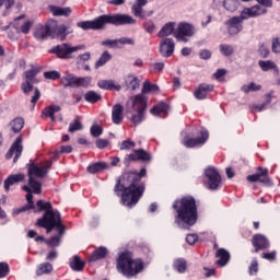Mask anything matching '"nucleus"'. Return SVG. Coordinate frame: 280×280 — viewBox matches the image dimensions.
<instances>
[{
	"mask_svg": "<svg viewBox=\"0 0 280 280\" xmlns=\"http://www.w3.org/2000/svg\"><path fill=\"white\" fill-rule=\"evenodd\" d=\"M145 168H141L139 173L127 172L124 173L116 182L114 194L121 196V205L125 207H135L143 197L145 191V184L141 178L145 176Z\"/></svg>",
	"mask_w": 280,
	"mask_h": 280,
	"instance_id": "f257e3e1",
	"label": "nucleus"
},
{
	"mask_svg": "<svg viewBox=\"0 0 280 280\" xmlns=\"http://www.w3.org/2000/svg\"><path fill=\"white\" fill-rule=\"evenodd\" d=\"M37 207L39 211H45L44 215L37 220V226H42V229H46V233H51L54 229L56 230V235L47 238L45 243L50 248H56L60 246V242H62V235H65V225L62 221H60V212L58 210H54L51 202L49 201H37Z\"/></svg>",
	"mask_w": 280,
	"mask_h": 280,
	"instance_id": "f03ea898",
	"label": "nucleus"
},
{
	"mask_svg": "<svg viewBox=\"0 0 280 280\" xmlns=\"http://www.w3.org/2000/svg\"><path fill=\"white\" fill-rule=\"evenodd\" d=\"M51 160L42 162L39 164L30 162L27 164V172H28V186H23L22 189L23 191H26V200H27V206L22 207L18 210L13 211L14 215H19V213H23V211H27L30 209H35L34 207V196L32 195V189L33 194H42L43 191V185L40 182L36 180L35 178H44V176H47L49 173V170H51ZM35 177V178H34Z\"/></svg>",
	"mask_w": 280,
	"mask_h": 280,
	"instance_id": "7ed1b4c3",
	"label": "nucleus"
},
{
	"mask_svg": "<svg viewBox=\"0 0 280 280\" xmlns=\"http://www.w3.org/2000/svg\"><path fill=\"white\" fill-rule=\"evenodd\" d=\"M173 209L176 211L175 223L179 229L194 226L198 222V206L194 197H183L173 203ZM186 225V226H185Z\"/></svg>",
	"mask_w": 280,
	"mask_h": 280,
	"instance_id": "20e7f679",
	"label": "nucleus"
},
{
	"mask_svg": "<svg viewBox=\"0 0 280 280\" xmlns=\"http://www.w3.org/2000/svg\"><path fill=\"white\" fill-rule=\"evenodd\" d=\"M137 20L128 14H104L92 21H82L77 23L81 30H104L106 25H135Z\"/></svg>",
	"mask_w": 280,
	"mask_h": 280,
	"instance_id": "39448f33",
	"label": "nucleus"
},
{
	"mask_svg": "<svg viewBox=\"0 0 280 280\" xmlns=\"http://www.w3.org/2000/svg\"><path fill=\"white\" fill-rule=\"evenodd\" d=\"M266 12H268V9L261 7V4L243 9L240 16H233L226 22L229 34H231V36L240 34L243 30L242 23H244V21L255 16H261V14H266Z\"/></svg>",
	"mask_w": 280,
	"mask_h": 280,
	"instance_id": "423d86ee",
	"label": "nucleus"
},
{
	"mask_svg": "<svg viewBox=\"0 0 280 280\" xmlns=\"http://www.w3.org/2000/svg\"><path fill=\"white\" fill-rule=\"evenodd\" d=\"M116 268L125 277H135L143 270L142 259H132V253L125 250L118 255L116 260Z\"/></svg>",
	"mask_w": 280,
	"mask_h": 280,
	"instance_id": "0eeeda50",
	"label": "nucleus"
},
{
	"mask_svg": "<svg viewBox=\"0 0 280 280\" xmlns=\"http://www.w3.org/2000/svg\"><path fill=\"white\" fill-rule=\"evenodd\" d=\"M127 106L129 108V113L131 114L130 121L135 124V126L141 124V121H143L145 108L148 106V100H145V96L138 94L130 97L127 102Z\"/></svg>",
	"mask_w": 280,
	"mask_h": 280,
	"instance_id": "6e6552de",
	"label": "nucleus"
},
{
	"mask_svg": "<svg viewBox=\"0 0 280 280\" xmlns=\"http://www.w3.org/2000/svg\"><path fill=\"white\" fill-rule=\"evenodd\" d=\"M84 49H86V46L82 44L73 46L70 43H62L60 45H57L55 48H52L51 51L52 54H56V56H58L59 58L63 60H69L73 58V54L78 51H82Z\"/></svg>",
	"mask_w": 280,
	"mask_h": 280,
	"instance_id": "1a4fd4ad",
	"label": "nucleus"
},
{
	"mask_svg": "<svg viewBox=\"0 0 280 280\" xmlns=\"http://www.w3.org/2000/svg\"><path fill=\"white\" fill-rule=\"evenodd\" d=\"M205 187L210 191H217L222 187V175L213 166H209L205 170Z\"/></svg>",
	"mask_w": 280,
	"mask_h": 280,
	"instance_id": "9d476101",
	"label": "nucleus"
},
{
	"mask_svg": "<svg viewBox=\"0 0 280 280\" xmlns=\"http://www.w3.org/2000/svg\"><path fill=\"white\" fill-rule=\"evenodd\" d=\"M196 34V27L192 24L187 22H180L174 32V38L178 40V43H189V38Z\"/></svg>",
	"mask_w": 280,
	"mask_h": 280,
	"instance_id": "9b49d317",
	"label": "nucleus"
},
{
	"mask_svg": "<svg viewBox=\"0 0 280 280\" xmlns=\"http://www.w3.org/2000/svg\"><path fill=\"white\" fill-rule=\"evenodd\" d=\"M50 36L51 38H60L66 40L69 34H73V28L65 26V24H58L56 20H49Z\"/></svg>",
	"mask_w": 280,
	"mask_h": 280,
	"instance_id": "f8f14e48",
	"label": "nucleus"
},
{
	"mask_svg": "<svg viewBox=\"0 0 280 280\" xmlns=\"http://www.w3.org/2000/svg\"><path fill=\"white\" fill-rule=\"evenodd\" d=\"M209 139V131L207 129L200 130V136L197 138H187L182 141L183 145L185 148H200L201 145H205L207 143V140Z\"/></svg>",
	"mask_w": 280,
	"mask_h": 280,
	"instance_id": "ddd939ff",
	"label": "nucleus"
},
{
	"mask_svg": "<svg viewBox=\"0 0 280 280\" xmlns=\"http://www.w3.org/2000/svg\"><path fill=\"white\" fill-rule=\"evenodd\" d=\"M176 49V43L170 37H164L160 42V54L163 58H170L174 56V50Z\"/></svg>",
	"mask_w": 280,
	"mask_h": 280,
	"instance_id": "4468645a",
	"label": "nucleus"
},
{
	"mask_svg": "<svg viewBox=\"0 0 280 280\" xmlns=\"http://www.w3.org/2000/svg\"><path fill=\"white\" fill-rule=\"evenodd\" d=\"M37 74H38V69L36 68H32L31 70H26L24 72L25 82L22 83V91L24 93H30L34 89L33 84L38 82V80H36Z\"/></svg>",
	"mask_w": 280,
	"mask_h": 280,
	"instance_id": "2eb2a0df",
	"label": "nucleus"
},
{
	"mask_svg": "<svg viewBox=\"0 0 280 280\" xmlns=\"http://www.w3.org/2000/svg\"><path fill=\"white\" fill-rule=\"evenodd\" d=\"M23 138L18 137L12 147L10 148L9 152L5 155V159L10 160L13 158V163H16L19 159H21V154H23Z\"/></svg>",
	"mask_w": 280,
	"mask_h": 280,
	"instance_id": "dca6fc26",
	"label": "nucleus"
},
{
	"mask_svg": "<svg viewBox=\"0 0 280 280\" xmlns=\"http://www.w3.org/2000/svg\"><path fill=\"white\" fill-rule=\"evenodd\" d=\"M249 183H264L270 185V177L268 176V168H258V173L247 176Z\"/></svg>",
	"mask_w": 280,
	"mask_h": 280,
	"instance_id": "f3484780",
	"label": "nucleus"
},
{
	"mask_svg": "<svg viewBox=\"0 0 280 280\" xmlns=\"http://www.w3.org/2000/svg\"><path fill=\"white\" fill-rule=\"evenodd\" d=\"M252 244L255 248V253H259V250H266L267 248H270V242L262 234L254 235Z\"/></svg>",
	"mask_w": 280,
	"mask_h": 280,
	"instance_id": "a211bd4d",
	"label": "nucleus"
},
{
	"mask_svg": "<svg viewBox=\"0 0 280 280\" xmlns=\"http://www.w3.org/2000/svg\"><path fill=\"white\" fill-rule=\"evenodd\" d=\"M34 36L37 40H47L51 36V26H49V21L45 25L39 24L36 26Z\"/></svg>",
	"mask_w": 280,
	"mask_h": 280,
	"instance_id": "6ab92c4d",
	"label": "nucleus"
},
{
	"mask_svg": "<svg viewBox=\"0 0 280 280\" xmlns=\"http://www.w3.org/2000/svg\"><path fill=\"white\" fill-rule=\"evenodd\" d=\"M215 257L218 259L215 264L221 268H224V266H226V264H229V261L231 260V254L224 248H219L215 253Z\"/></svg>",
	"mask_w": 280,
	"mask_h": 280,
	"instance_id": "aec40b11",
	"label": "nucleus"
},
{
	"mask_svg": "<svg viewBox=\"0 0 280 280\" xmlns=\"http://www.w3.org/2000/svg\"><path fill=\"white\" fill-rule=\"evenodd\" d=\"M152 0H136L133 5L131 7V12L133 16H138V19H145V14H143L144 5H148V2Z\"/></svg>",
	"mask_w": 280,
	"mask_h": 280,
	"instance_id": "412c9836",
	"label": "nucleus"
},
{
	"mask_svg": "<svg viewBox=\"0 0 280 280\" xmlns=\"http://www.w3.org/2000/svg\"><path fill=\"white\" fill-rule=\"evenodd\" d=\"M211 91H213V85L202 83L195 90L194 96L196 100H206Z\"/></svg>",
	"mask_w": 280,
	"mask_h": 280,
	"instance_id": "4be33fe9",
	"label": "nucleus"
},
{
	"mask_svg": "<svg viewBox=\"0 0 280 280\" xmlns=\"http://www.w3.org/2000/svg\"><path fill=\"white\" fill-rule=\"evenodd\" d=\"M167 113H170V105L167 103H159L153 108H151V115L154 117H167Z\"/></svg>",
	"mask_w": 280,
	"mask_h": 280,
	"instance_id": "5701e85b",
	"label": "nucleus"
},
{
	"mask_svg": "<svg viewBox=\"0 0 280 280\" xmlns=\"http://www.w3.org/2000/svg\"><path fill=\"white\" fill-rule=\"evenodd\" d=\"M112 120L113 124L117 126L124 121V106L121 104H116L112 108Z\"/></svg>",
	"mask_w": 280,
	"mask_h": 280,
	"instance_id": "b1692460",
	"label": "nucleus"
},
{
	"mask_svg": "<svg viewBox=\"0 0 280 280\" xmlns=\"http://www.w3.org/2000/svg\"><path fill=\"white\" fill-rule=\"evenodd\" d=\"M97 86L104 91H121V85L117 84L114 80H100Z\"/></svg>",
	"mask_w": 280,
	"mask_h": 280,
	"instance_id": "393cba45",
	"label": "nucleus"
},
{
	"mask_svg": "<svg viewBox=\"0 0 280 280\" xmlns=\"http://www.w3.org/2000/svg\"><path fill=\"white\" fill-rule=\"evenodd\" d=\"M23 180H25V174H23V173L10 175L4 180L5 191H10V187H12V185H16V183H23Z\"/></svg>",
	"mask_w": 280,
	"mask_h": 280,
	"instance_id": "a878e982",
	"label": "nucleus"
},
{
	"mask_svg": "<svg viewBox=\"0 0 280 280\" xmlns=\"http://www.w3.org/2000/svg\"><path fill=\"white\" fill-rule=\"evenodd\" d=\"M129 161H150L152 159L150 153L143 149L135 150L131 154L127 155Z\"/></svg>",
	"mask_w": 280,
	"mask_h": 280,
	"instance_id": "bb28decb",
	"label": "nucleus"
},
{
	"mask_svg": "<svg viewBox=\"0 0 280 280\" xmlns=\"http://www.w3.org/2000/svg\"><path fill=\"white\" fill-rule=\"evenodd\" d=\"M176 32V23L175 22H168L163 25L161 31L159 32L158 36L160 38H167V36H174V33Z\"/></svg>",
	"mask_w": 280,
	"mask_h": 280,
	"instance_id": "cd10ccee",
	"label": "nucleus"
},
{
	"mask_svg": "<svg viewBox=\"0 0 280 280\" xmlns=\"http://www.w3.org/2000/svg\"><path fill=\"white\" fill-rule=\"evenodd\" d=\"M69 266L74 272H82L84 270L85 262L80 258V256L75 255L70 259Z\"/></svg>",
	"mask_w": 280,
	"mask_h": 280,
	"instance_id": "c85d7f7f",
	"label": "nucleus"
},
{
	"mask_svg": "<svg viewBox=\"0 0 280 280\" xmlns=\"http://www.w3.org/2000/svg\"><path fill=\"white\" fill-rule=\"evenodd\" d=\"M78 80L79 77H75V74L67 73L61 78V84L63 86H70L71 89H78Z\"/></svg>",
	"mask_w": 280,
	"mask_h": 280,
	"instance_id": "c756f323",
	"label": "nucleus"
},
{
	"mask_svg": "<svg viewBox=\"0 0 280 280\" xmlns=\"http://www.w3.org/2000/svg\"><path fill=\"white\" fill-rule=\"evenodd\" d=\"M89 174H97V172H104V170H110V164L106 162H96L88 166Z\"/></svg>",
	"mask_w": 280,
	"mask_h": 280,
	"instance_id": "7c9ffc66",
	"label": "nucleus"
},
{
	"mask_svg": "<svg viewBox=\"0 0 280 280\" xmlns=\"http://www.w3.org/2000/svg\"><path fill=\"white\" fill-rule=\"evenodd\" d=\"M49 10L54 16H70L71 15V8H69V7L62 8V7L50 5Z\"/></svg>",
	"mask_w": 280,
	"mask_h": 280,
	"instance_id": "2f4dec72",
	"label": "nucleus"
},
{
	"mask_svg": "<svg viewBox=\"0 0 280 280\" xmlns=\"http://www.w3.org/2000/svg\"><path fill=\"white\" fill-rule=\"evenodd\" d=\"M258 65L261 69V71H271V69L275 70L276 75H279V68L277 67V63L272 60H259Z\"/></svg>",
	"mask_w": 280,
	"mask_h": 280,
	"instance_id": "473e14b6",
	"label": "nucleus"
},
{
	"mask_svg": "<svg viewBox=\"0 0 280 280\" xmlns=\"http://www.w3.org/2000/svg\"><path fill=\"white\" fill-rule=\"evenodd\" d=\"M214 3H222L228 12H235L240 5V0H214Z\"/></svg>",
	"mask_w": 280,
	"mask_h": 280,
	"instance_id": "72a5a7b5",
	"label": "nucleus"
},
{
	"mask_svg": "<svg viewBox=\"0 0 280 280\" xmlns=\"http://www.w3.org/2000/svg\"><path fill=\"white\" fill-rule=\"evenodd\" d=\"M125 84L131 91H137V89L140 86L139 78H137L135 74H129L125 78Z\"/></svg>",
	"mask_w": 280,
	"mask_h": 280,
	"instance_id": "f704fd0d",
	"label": "nucleus"
},
{
	"mask_svg": "<svg viewBox=\"0 0 280 280\" xmlns=\"http://www.w3.org/2000/svg\"><path fill=\"white\" fill-rule=\"evenodd\" d=\"M61 107L59 105H50L43 110L45 117H49L51 121H56V113H60Z\"/></svg>",
	"mask_w": 280,
	"mask_h": 280,
	"instance_id": "c9c22d12",
	"label": "nucleus"
},
{
	"mask_svg": "<svg viewBox=\"0 0 280 280\" xmlns=\"http://www.w3.org/2000/svg\"><path fill=\"white\" fill-rule=\"evenodd\" d=\"M272 95H275V91L269 92L268 94L265 95V103L261 105H253L252 106V110H254V113H261V110H264L266 108V106H268V104H270V102H272Z\"/></svg>",
	"mask_w": 280,
	"mask_h": 280,
	"instance_id": "e433bc0d",
	"label": "nucleus"
},
{
	"mask_svg": "<svg viewBox=\"0 0 280 280\" xmlns=\"http://www.w3.org/2000/svg\"><path fill=\"white\" fill-rule=\"evenodd\" d=\"M54 270V266L49 262L40 264L36 269L37 277H43V275H49Z\"/></svg>",
	"mask_w": 280,
	"mask_h": 280,
	"instance_id": "4c0bfd02",
	"label": "nucleus"
},
{
	"mask_svg": "<svg viewBox=\"0 0 280 280\" xmlns=\"http://www.w3.org/2000/svg\"><path fill=\"white\" fill-rule=\"evenodd\" d=\"M108 255V249L105 247L97 248L90 257V261H97L100 259H104Z\"/></svg>",
	"mask_w": 280,
	"mask_h": 280,
	"instance_id": "58836bf2",
	"label": "nucleus"
},
{
	"mask_svg": "<svg viewBox=\"0 0 280 280\" xmlns=\"http://www.w3.org/2000/svg\"><path fill=\"white\" fill-rule=\"evenodd\" d=\"M84 100H85V102H89L90 104H97V102H100V100H102V95H100L95 91H89L85 93Z\"/></svg>",
	"mask_w": 280,
	"mask_h": 280,
	"instance_id": "ea45409f",
	"label": "nucleus"
},
{
	"mask_svg": "<svg viewBox=\"0 0 280 280\" xmlns=\"http://www.w3.org/2000/svg\"><path fill=\"white\" fill-rule=\"evenodd\" d=\"M241 91L243 93H255V91H261V84H257L255 82H252L249 84H244L242 88H241Z\"/></svg>",
	"mask_w": 280,
	"mask_h": 280,
	"instance_id": "a19ab883",
	"label": "nucleus"
},
{
	"mask_svg": "<svg viewBox=\"0 0 280 280\" xmlns=\"http://www.w3.org/2000/svg\"><path fill=\"white\" fill-rule=\"evenodd\" d=\"M23 126H25V120H23V118H14L10 122V127L13 132H19L20 130H23Z\"/></svg>",
	"mask_w": 280,
	"mask_h": 280,
	"instance_id": "79ce46f5",
	"label": "nucleus"
},
{
	"mask_svg": "<svg viewBox=\"0 0 280 280\" xmlns=\"http://www.w3.org/2000/svg\"><path fill=\"white\" fill-rule=\"evenodd\" d=\"M142 93H159V85L153 84L150 81H145L142 86Z\"/></svg>",
	"mask_w": 280,
	"mask_h": 280,
	"instance_id": "37998d69",
	"label": "nucleus"
},
{
	"mask_svg": "<svg viewBox=\"0 0 280 280\" xmlns=\"http://www.w3.org/2000/svg\"><path fill=\"white\" fill-rule=\"evenodd\" d=\"M32 25H34L32 21H26L23 22L21 25L15 24V30L16 32H22V34H30Z\"/></svg>",
	"mask_w": 280,
	"mask_h": 280,
	"instance_id": "c03bdc74",
	"label": "nucleus"
},
{
	"mask_svg": "<svg viewBox=\"0 0 280 280\" xmlns=\"http://www.w3.org/2000/svg\"><path fill=\"white\" fill-rule=\"evenodd\" d=\"M112 56L108 51H104L100 59L95 62V69H100V67H104L108 60H110Z\"/></svg>",
	"mask_w": 280,
	"mask_h": 280,
	"instance_id": "a18cd8bd",
	"label": "nucleus"
},
{
	"mask_svg": "<svg viewBox=\"0 0 280 280\" xmlns=\"http://www.w3.org/2000/svg\"><path fill=\"white\" fill-rule=\"evenodd\" d=\"M173 266L177 272H185L187 270V261L183 258L176 259Z\"/></svg>",
	"mask_w": 280,
	"mask_h": 280,
	"instance_id": "49530a36",
	"label": "nucleus"
},
{
	"mask_svg": "<svg viewBox=\"0 0 280 280\" xmlns=\"http://www.w3.org/2000/svg\"><path fill=\"white\" fill-rule=\"evenodd\" d=\"M91 82H93L91 77H79L77 89L80 86H83V89H89V86H91Z\"/></svg>",
	"mask_w": 280,
	"mask_h": 280,
	"instance_id": "de8ad7c7",
	"label": "nucleus"
},
{
	"mask_svg": "<svg viewBox=\"0 0 280 280\" xmlns=\"http://www.w3.org/2000/svg\"><path fill=\"white\" fill-rule=\"evenodd\" d=\"M219 49L223 56H233L234 48L229 44H221Z\"/></svg>",
	"mask_w": 280,
	"mask_h": 280,
	"instance_id": "09e8293b",
	"label": "nucleus"
},
{
	"mask_svg": "<svg viewBox=\"0 0 280 280\" xmlns=\"http://www.w3.org/2000/svg\"><path fill=\"white\" fill-rule=\"evenodd\" d=\"M118 145H119V150H132V148H135L137 145V143H135V141L128 139V140L122 141Z\"/></svg>",
	"mask_w": 280,
	"mask_h": 280,
	"instance_id": "8fccbe9b",
	"label": "nucleus"
},
{
	"mask_svg": "<svg viewBox=\"0 0 280 280\" xmlns=\"http://www.w3.org/2000/svg\"><path fill=\"white\" fill-rule=\"evenodd\" d=\"M44 78L46 80H60V72L52 70L44 72Z\"/></svg>",
	"mask_w": 280,
	"mask_h": 280,
	"instance_id": "3c124183",
	"label": "nucleus"
},
{
	"mask_svg": "<svg viewBox=\"0 0 280 280\" xmlns=\"http://www.w3.org/2000/svg\"><path fill=\"white\" fill-rule=\"evenodd\" d=\"M7 275H10V265L8 262H0V279H4Z\"/></svg>",
	"mask_w": 280,
	"mask_h": 280,
	"instance_id": "603ef678",
	"label": "nucleus"
},
{
	"mask_svg": "<svg viewBox=\"0 0 280 280\" xmlns=\"http://www.w3.org/2000/svg\"><path fill=\"white\" fill-rule=\"evenodd\" d=\"M249 275H257L259 272V262L257 261V258H253L252 264L248 268Z\"/></svg>",
	"mask_w": 280,
	"mask_h": 280,
	"instance_id": "864d4df0",
	"label": "nucleus"
},
{
	"mask_svg": "<svg viewBox=\"0 0 280 280\" xmlns=\"http://www.w3.org/2000/svg\"><path fill=\"white\" fill-rule=\"evenodd\" d=\"M90 132L92 137H100L102 136V132H104V129L100 125H93L90 129Z\"/></svg>",
	"mask_w": 280,
	"mask_h": 280,
	"instance_id": "5fc2aeb1",
	"label": "nucleus"
},
{
	"mask_svg": "<svg viewBox=\"0 0 280 280\" xmlns=\"http://www.w3.org/2000/svg\"><path fill=\"white\" fill-rule=\"evenodd\" d=\"M271 51H273V54H280V37L272 38Z\"/></svg>",
	"mask_w": 280,
	"mask_h": 280,
	"instance_id": "6e6d98bb",
	"label": "nucleus"
},
{
	"mask_svg": "<svg viewBox=\"0 0 280 280\" xmlns=\"http://www.w3.org/2000/svg\"><path fill=\"white\" fill-rule=\"evenodd\" d=\"M165 69V63L164 62H155L151 65V71L153 73H161Z\"/></svg>",
	"mask_w": 280,
	"mask_h": 280,
	"instance_id": "4d7b16f0",
	"label": "nucleus"
},
{
	"mask_svg": "<svg viewBox=\"0 0 280 280\" xmlns=\"http://www.w3.org/2000/svg\"><path fill=\"white\" fill-rule=\"evenodd\" d=\"M78 130H82V122L80 120H74L69 125V132H75Z\"/></svg>",
	"mask_w": 280,
	"mask_h": 280,
	"instance_id": "13d9d810",
	"label": "nucleus"
},
{
	"mask_svg": "<svg viewBox=\"0 0 280 280\" xmlns=\"http://www.w3.org/2000/svg\"><path fill=\"white\" fill-rule=\"evenodd\" d=\"M224 75H226V69H218L214 72V78L218 82H224Z\"/></svg>",
	"mask_w": 280,
	"mask_h": 280,
	"instance_id": "bf43d9fd",
	"label": "nucleus"
},
{
	"mask_svg": "<svg viewBox=\"0 0 280 280\" xmlns=\"http://www.w3.org/2000/svg\"><path fill=\"white\" fill-rule=\"evenodd\" d=\"M261 258L267 259V261H275V259H277V252L262 253Z\"/></svg>",
	"mask_w": 280,
	"mask_h": 280,
	"instance_id": "052dcab7",
	"label": "nucleus"
},
{
	"mask_svg": "<svg viewBox=\"0 0 280 280\" xmlns=\"http://www.w3.org/2000/svg\"><path fill=\"white\" fill-rule=\"evenodd\" d=\"M143 27L145 32H148V34H152V32H154L156 26L154 25L153 21H148L143 24Z\"/></svg>",
	"mask_w": 280,
	"mask_h": 280,
	"instance_id": "680f3d73",
	"label": "nucleus"
},
{
	"mask_svg": "<svg viewBox=\"0 0 280 280\" xmlns=\"http://www.w3.org/2000/svg\"><path fill=\"white\" fill-rule=\"evenodd\" d=\"M95 143H96V148H98V150H104V148H108L107 139H97Z\"/></svg>",
	"mask_w": 280,
	"mask_h": 280,
	"instance_id": "e2e57ef3",
	"label": "nucleus"
},
{
	"mask_svg": "<svg viewBox=\"0 0 280 280\" xmlns=\"http://www.w3.org/2000/svg\"><path fill=\"white\" fill-rule=\"evenodd\" d=\"M186 242L190 246H194V244H196V242H198V235L197 234H188L186 236Z\"/></svg>",
	"mask_w": 280,
	"mask_h": 280,
	"instance_id": "0e129e2a",
	"label": "nucleus"
},
{
	"mask_svg": "<svg viewBox=\"0 0 280 280\" xmlns=\"http://www.w3.org/2000/svg\"><path fill=\"white\" fill-rule=\"evenodd\" d=\"M260 56H262V58H268L269 54H270V49H268V46L266 45H261L258 49Z\"/></svg>",
	"mask_w": 280,
	"mask_h": 280,
	"instance_id": "69168bd1",
	"label": "nucleus"
},
{
	"mask_svg": "<svg viewBox=\"0 0 280 280\" xmlns=\"http://www.w3.org/2000/svg\"><path fill=\"white\" fill-rule=\"evenodd\" d=\"M199 57L201 58V60H209L211 58V52L209 49L200 50Z\"/></svg>",
	"mask_w": 280,
	"mask_h": 280,
	"instance_id": "338daca9",
	"label": "nucleus"
},
{
	"mask_svg": "<svg viewBox=\"0 0 280 280\" xmlns=\"http://www.w3.org/2000/svg\"><path fill=\"white\" fill-rule=\"evenodd\" d=\"M119 44L120 45H135V40L130 37H120Z\"/></svg>",
	"mask_w": 280,
	"mask_h": 280,
	"instance_id": "774afa93",
	"label": "nucleus"
}]
</instances>
